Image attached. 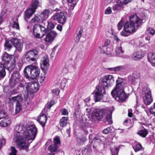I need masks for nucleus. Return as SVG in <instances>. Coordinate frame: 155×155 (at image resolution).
<instances>
[{
  "label": "nucleus",
  "mask_w": 155,
  "mask_h": 155,
  "mask_svg": "<svg viewBox=\"0 0 155 155\" xmlns=\"http://www.w3.org/2000/svg\"><path fill=\"white\" fill-rule=\"evenodd\" d=\"M137 134L142 137H145L147 134L148 132L146 129H144L138 131Z\"/></svg>",
  "instance_id": "obj_31"
},
{
  "label": "nucleus",
  "mask_w": 155,
  "mask_h": 155,
  "mask_svg": "<svg viewBox=\"0 0 155 155\" xmlns=\"http://www.w3.org/2000/svg\"><path fill=\"white\" fill-rule=\"evenodd\" d=\"M113 9L115 11H118L124 8V5L122 2L120 0L117 1L116 4L113 5Z\"/></svg>",
  "instance_id": "obj_22"
},
{
  "label": "nucleus",
  "mask_w": 155,
  "mask_h": 155,
  "mask_svg": "<svg viewBox=\"0 0 155 155\" xmlns=\"http://www.w3.org/2000/svg\"><path fill=\"white\" fill-rule=\"evenodd\" d=\"M123 68V66H117L114 67L108 68L107 69L110 71H117L121 70Z\"/></svg>",
  "instance_id": "obj_35"
},
{
  "label": "nucleus",
  "mask_w": 155,
  "mask_h": 155,
  "mask_svg": "<svg viewBox=\"0 0 155 155\" xmlns=\"http://www.w3.org/2000/svg\"><path fill=\"white\" fill-rule=\"evenodd\" d=\"M15 130L16 132L14 136L13 140L17 147L20 150L28 149V144L26 140H33L37 134V130L34 125H31L26 129L23 124L16 126Z\"/></svg>",
  "instance_id": "obj_1"
},
{
  "label": "nucleus",
  "mask_w": 155,
  "mask_h": 155,
  "mask_svg": "<svg viewBox=\"0 0 155 155\" xmlns=\"http://www.w3.org/2000/svg\"><path fill=\"white\" fill-rule=\"evenodd\" d=\"M115 52L117 56H119L124 53V51L122 50L121 46H117L115 49Z\"/></svg>",
  "instance_id": "obj_32"
},
{
  "label": "nucleus",
  "mask_w": 155,
  "mask_h": 155,
  "mask_svg": "<svg viewBox=\"0 0 155 155\" xmlns=\"http://www.w3.org/2000/svg\"><path fill=\"white\" fill-rule=\"evenodd\" d=\"M132 0H124L122 2L123 4L124 5H127L128 3L130 2Z\"/></svg>",
  "instance_id": "obj_61"
},
{
  "label": "nucleus",
  "mask_w": 155,
  "mask_h": 155,
  "mask_svg": "<svg viewBox=\"0 0 155 155\" xmlns=\"http://www.w3.org/2000/svg\"><path fill=\"white\" fill-rule=\"evenodd\" d=\"M10 100L16 103V104H22L23 98L20 95L12 97L10 98Z\"/></svg>",
  "instance_id": "obj_25"
},
{
  "label": "nucleus",
  "mask_w": 155,
  "mask_h": 155,
  "mask_svg": "<svg viewBox=\"0 0 155 155\" xmlns=\"http://www.w3.org/2000/svg\"><path fill=\"white\" fill-rule=\"evenodd\" d=\"M142 20L136 15L130 17V21L126 22L124 26V30L128 33H133L141 25Z\"/></svg>",
  "instance_id": "obj_2"
},
{
  "label": "nucleus",
  "mask_w": 155,
  "mask_h": 155,
  "mask_svg": "<svg viewBox=\"0 0 155 155\" xmlns=\"http://www.w3.org/2000/svg\"><path fill=\"white\" fill-rule=\"evenodd\" d=\"M110 131V129L109 127H107L103 130V133L105 134H107Z\"/></svg>",
  "instance_id": "obj_58"
},
{
  "label": "nucleus",
  "mask_w": 155,
  "mask_h": 155,
  "mask_svg": "<svg viewBox=\"0 0 155 155\" xmlns=\"http://www.w3.org/2000/svg\"><path fill=\"white\" fill-rule=\"evenodd\" d=\"M144 54L141 51H139L134 53L132 56V59L135 61H138L142 58Z\"/></svg>",
  "instance_id": "obj_19"
},
{
  "label": "nucleus",
  "mask_w": 155,
  "mask_h": 155,
  "mask_svg": "<svg viewBox=\"0 0 155 155\" xmlns=\"http://www.w3.org/2000/svg\"><path fill=\"white\" fill-rule=\"evenodd\" d=\"M68 2V5L71 10H72L79 0H67Z\"/></svg>",
  "instance_id": "obj_28"
},
{
  "label": "nucleus",
  "mask_w": 155,
  "mask_h": 155,
  "mask_svg": "<svg viewBox=\"0 0 155 155\" xmlns=\"http://www.w3.org/2000/svg\"><path fill=\"white\" fill-rule=\"evenodd\" d=\"M39 85L37 82L29 83L26 86V89L28 92L33 94L39 89Z\"/></svg>",
  "instance_id": "obj_15"
},
{
  "label": "nucleus",
  "mask_w": 155,
  "mask_h": 155,
  "mask_svg": "<svg viewBox=\"0 0 155 155\" xmlns=\"http://www.w3.org/2000/svg\"><path fill=\"white\" fill-rule=\"evenodd\" d=\"M147 32L150 34L153 35L155 33V30L153 28L149 27L147 29Z\"/></svg>",
  "instance_id": "obj_46"
},
{
  "label": "nucleus",
  "mask_w": 155,
  "mask_h": 155,
  "mask_svg": "<svg viewBox=\"0 0 155 155\" xmlns=\"http://www.w3.org/2000/svg\"><path fill=\"white\" fill-rule=\"evenodd\" d=\"M114 77L111 75L108 74L104 76L101 79L102 85L105 88L111 87L114 82Z\"/></svg>",
  "instance_id": "obj_8"
},
{
  "label": "nucleus",
  "mask_w": 155,
  "mask_h": 155,
  "mask_svg": "<svg viewBox=\"0 0 155 155\" xmlns=\"http://www.w3.org/2000/svg\"><path fill=\"white\" fill-rule=\"evenodd\" d=\"M13 43L11 41V39L9 41H7L4 44V47L5 50H9L12 47Z\"/></svg>",
  "instance_id": "obj_30"
},
{
  "label": "nucleus",
  "mask_w": 155,
  "mask_h": 155,
  "mask_svg": "<svg viewBox=\"0 0 155 155\" xmlns=\"http://www.w3.org/2000/svg\"><path fill=\"white\" fill-rule=\"evenodd\" d=\"M140 76L139 73L138 72H135L132 74V76L129 77V80H131L132 79V80H133L134 79H136L139 78Z\"/></svg>",
  "instance_id": "obj_33"
},
{
  "label": "nucleus",
  "mask_w": 155,
  "mask_h": 155,
  "mask_svg": "<svg viewBox=\"0 0 155 155\" xmlns=\"http://www.w3.org/2000/svg\"><path fill=\"white\" fill-rule=\"evenodd\" d=\"M25 84L26 82L24 80H23L21 81L20 83L18 86V90L20 89L21 88L23 89Z\"/></svg>",
  "instance_id": "obj_43"
},
{
  "label": "nucleus",
  "mask_w": 155,
  "mask_h": 155,
  "mask_svg": "<svg viewBox=\"0 0 155 155\" xmlns=\"http://www.w3.org/2000/svg\"><path fill=\"white\" fill-rule=\"evenodd\" d=\"M22 104H16L15 108V113L17 114L21 109Z\"/></svg>",
  "instance_id": "obj_44"
},
{
  "label": "nucleus",
  "mask_w": 155,
  "mask_h": 155,
  "mask_svg": "<svg viewBox=\"0 0 155 155\" xmlns=\"http://www.w3.org/2000/svg\"><path fill=\"white\" fill-rule=\"evenodd\" d=\"M107 111H109L110 114H107L106 117V119L109 124H111L112 123L111 112V110H109L107 107L101 109H97L95 111L92 113L91 118L94 121L99 120L103 117V116L105 115Z\"/></svg>",
  "instance_id": "obj_3"
},
{
  "label": "nucleus",
  "mask_w": 155,
  "mask_h": 155,
  "mask_svg": "<svg viewBox=\"0 0 155 155\" xmlns=\"http://www.w3.org/2000/svg\"><path fill=\"white\" fill-rule=\"evenodd\" d=\"M24 72L25 76L27 78L34 79L39 75L40 69L37 66L31 64L25 68Z\"/></svg>",
  "instance_id": "obj_4"
},
{
  "label": "nucleus",
  "mask_w": 155,
  "mask_h": 155,
  "mask_svg": "<svg viewBox=\"0 0 155 155\" xmlns=\"http://www.w3.org/2000/svg\"><path fill=\"white\" fill-rule=\"evenodd\" d=\"M50 14V11L48 9H45L40 14L44 21H46L48 18Z\"/></svg>",
  "instance_id": "obj_24"
},
{
  "label": "nucleus",
  "mask_w": 155,
  "mask_h": 155,
  "mask_svg": "<svg viewBox=\"0 0 155 155\" xmlns=\"http://www.w3.org/2000/svg\"><path fill=\"white\" fill-rule=\"evenodd\" d=\"M5 119L6 120V123H7L6 124L7 126L9 124H10L11 123V120L10 119L8 118H5Z\"/></svg>",
  "instance_id": "obj_59"
},
{
  "label": "nucleus",
  "mask_w": 155,
  "mask_h": 155,
  "mask_svg": "<svg viewBox=\"0 0 155 155\" xmlns=\"http://www.w3.org/2000/svg\"><path fill=\"white\" fill-rule=\"evenodd\" d=\"M68 119L67 117H63L60 120V124L61 127H64L66 125Z\"/></svg>",
  "instance_id": "obj_29"
},
{
  "label": "nucleus",
  "mask_w": 155,
  "mask_h": 155,
  "mask_svg": "<svg viewBox=\"0 0 155 155\" xmlns=\"http://www.w3.org/2000/svg\"><path fill=\"white\" fill-rule=\"evenodd\" d=\"M47 119L46 115L45 114L41 113L38 117V121L42 127H43L45 125V123L47 121Z\"/></svg>",
  "instance_id": "obj_21"
},
{
  "label": "nucleus",
  "mask_w": 155,
  "mask_h": 155,
  "mask_svg": "<svg viewBox=\"0 0 155 155\" xmlns=\"http://www.w3.org/2000/svg\"><path fill=\"white\" fill-rule=\"evenodd\" d=\"M54 101H52L50 102L49 104L48 105L47 107L48 108L50 109L51 108L52 105L54 104Z\"/></svg>",
  "instance_id": "obj_63"
},
{
  "label": "nucleus",
  "mask_w": 155,
  "mask_h": 155,
  "mask_svg": "<svg viewBox=\"0 0 155 155\" xmlns=\"http://www.w3.org/2000/svg\"><path fill=\"white\" fill-rule=\"evenodd\" d=\"M113 48H106V51H102V50H101V53H106V54L109 55L111 54L112 52L113 51Z\"/></svg>",
  "instance_id": "obj_39"
},
{
  "label": "nucleus",
  "mask_w": 155,
  "mask_h": 155,
  "mask_svg": "<svg viewBox=\"0 0 155 155\" xmlns=\"http://www.w3.org/2000/svg\"><path fill=\"white\" fill-rule=\"evenodd\" d=\"M115 87L111 91V94L115 93L117 91L124 90V88L126 86V83L124 79L120 77H118L116 81Z\"/></svg>",
  "instance_id": "obj_9"
},
{
  "label": "nucleus",
  "mask_w": 155,
  "mask_h": 155,
  "mask_svg": "<svg viewBox=\"0 0 155 155\" xmlns=\"http://www.w3.org/2000/svg\"><path fill=\"white\" fill-rule=\"evenodd\" d=\"M104 139V138L99 136H96L94 138L93 140L95 142H97L99 144Z\"/></svg>",
  "instance_id": "obj_34"
},
{
  "label": "nucleus",
  "mask_w": 155,
  "mask_h": 155,
  "mask_svg": "<svg viewBox=\"0 0 155 155\" xmlns=\"http://www.w3.org/2000/svg\"><path fill=\"white\" fill-rule=\"evenodd\" d=\"M43 21V20L40 15H36L31 20V22L32 23L36 22L41 23Z\"/></svg>",
  "instance_id": "obj_26"
},
{
  "label": "nucleus",
  "mask_w": 155,
  "mask_h": 155,
  "mask_svg": "<svg viewBox=\"0 0 155 155\" xmlns=\"http://www.w3.org/2000/svg\"><path fill=\"white\" fill-rule=\"evenodd\" d=\"M6 115L5 113L3 111H1L0 112V119L4 118Z\"/></svg>",
  "instance_id": "obj_56"
},
{
  "label": "nucleus",
  "mask_w": 155,
  "mask_h": 155,
  "mask_svg": "<svg viewBox=\"0 0 155 155\" xmlns=\"http://www.w3.org/2000/svg\"><path fill=\"white\" fill-rule=\"evenodd\" d=\"M111 94L116 100L119 102L124 101L126 98L124 90L117 91Z\"/></svg>",
  "instance_id": "obj_13"
},
{
  "label": "nucleus",
  "mask_w": 155,
  "mask_h": 155,
  "mask_svg": "<svg viewBox=\"0 0 155 155\" xmlns=\"http://www.w3.org/2000/svg\"><path fill=\"white\" fill-rule=\"evenodd\" d=\"M150 112L151 114H155V103H154L153 107L150 108Z\"/></svg>",
  "instance_id": "obj_55"
},
{
  "label": "nucleus",
  "mask_w": 155,
  "mask_h": 155,
  "mask_svg": "<svg viewBox=\"0 0 155 155\" xmlns=\"http://www.w3.org/2000/svg\"><path fill=\"white\" fill-rule=\"evenodd\" d=\"M105 87L104 86H97L93 91L92 94L94 95V97L96 102L101 101L105 94Z\"/></svg>",
  "instance_id": "obj_7"
},
{
  "label": "nucleus",
  "mask_w": 155,
  "mask_h": 155,
  "mask_svg": "<svg viewBox=\"0 0 155 155\" xmlns=\"http://www.w3.org/2000/svg\"><path fill=\"white\" fill-rule=\"evenodd\" d=\"M54 27V24L51 22H48V23L47 28L49 29H52Z\"/></svg>",
  "instance_id": "obj_48"
},
{
  "label": "nucleus",
  "mask_w": 155,
  "mask_h": 155,
  "mask_svg": "<svg viewBox=\"0 0 155 155\" xmlns=\"http://www.w3.org/2000/svg\"><path fill=\"white\" fill-rule=\"evenodd\" d=\"M142 149V147L141 144L140 143L137 144L134 149L135 151L136 152L137 151L141 150Z\"/></svg>",
  "instance_id": "obj_42"
},
{
  "label": "nucleus",
  "mask_w": 155,
  "mask_h": 155,
  "mask_svg": "<svg viewBox=\"0 0 155 155\" xmlns=\"http://www.w3.org/2000/svg\"><path fill=\"white\" fill-rule=\"evenodd\" d=\"M147 59L152 65L155 67V54L149 53L147 55Z\"/></svg>",
  "instance_id": "obj_23"
},
{
  "label": "nucleus",
  "mask_w": 155,
  "mask_h": 155,
  "mask_svg": "<svg viewBox=\"0 0 155 155\" xmlns=\"http://www.w3.org/2000/svg\"><path fill=\"white\" fill-rule=\"evenodd\" d=\"M110 43V40H107L105 41V43H104V45H103V46L105 47L107 46Z\"/></svg>",
  "instance_id": "obj_62"
},
{
  "label": "nucleus",
  "mask_w": 155,
  "mask_h": 155,
  "mask_svg": "<svg viewBox=\"0 0 155 155\" xmlns=\"http://www.w3.org/2000/svg\"><path fill=\"white\" fill-rule=\"evenodd\" d=\"M20 76L17 71H15L12 73L9 80V83L12 87H14L19 81Z\"/></svg>",
  "instance_id": "obj_14"
},
{
  "label": "nucleus",
  "mask_w": 155,
  "mask_h": 155,
  "mask_svg": "<svg viewBox=\"0 0 155 155\" xmlns=\"http://www.w3.org/2000/svg\"><path fill=\"white\" fill-rule=\"evenodd\" d=\"M39 5V2L37 0H33L31 7L36 9V8Z\"/></svg>",
  "instance_id": "obj_41"
},
{
  "label": "nucleus",
  "mask_w": 155,
  "mask_h": 155,
  "mask_svg": "<svg viewBox=\"0 0 155 155\" xmlns=\"http://www.w3.org/2000/svg\"><path fill=\"white\" fill-rule=\"evenodd\" d=\"M143 91L145 94L143 97L144 102L146 105H149L153 101L150 90L148 87H145L143 89Z\"/></svg>",
  "instance_id": "obj_11"
},
{
  "label": "nucleus",
  "mask_w": 155,
  "mask_h": 155,
  "mask_svg": "<svg viewBox=\"0 0 155 155\" xmlns=\"http://www.w3.org/2000/svg\"><path fill=\"white\" fill-rule=\"evenodd\" d=\"M38 54V51L35 49L30 50L24 55V59L29 63H33L36 61V56Z\"/></svg>",
  "instance_id": "obj_5"
},
{
  "label": "nucleus",
  "mask_w": 155,
  "mask_h": 155,
  "mask_svg": "<svg viewBox=\"0 0 155 155\" xmlns=\"http://www.w3.org/2000/svg\"><path fill=\"white\" fill-rule=\"evenodd\" d=\"M12 55L8 54L7 53L5 52L3 55L2 58V61L5 65H7V67L8 68V70L10 71H12L13 70V68L15 67V64H12L11 65L9 66V65H11V64H9L10 61H11L12 58Z\"/></svg>",
  "instance_id": "obj_10"
},
{
  "label": "nucleus",
  "mask_w": 155,
  "mask_h": 155,
  "mask_svg": "<svg viewBox=\"0 0 155 155\" xmlns=\"http://www.w3.org/2000/svg\"><path fill=\"white\" fill-rule=\"evenodd\" d=\"M11 152L9 153V155H16L17 150L14 147H11Z\"/></svg>",
  "instance_id": "obj_45"
},
{
  "label": "nucleus",
  "mask_w": 155,
  "mask_h": 155,
  "mask_svg": "<svg viewBox=\"0 0 155 155\" xmlns=\"http://www.w3.org/2000/svg\"><path fill=\"white\" fill-rule=\"evenodd\" d=\"M111 12L112 11L111 9V8L110 7H108L105 10V13L107 15L110 14Z\"/></svg>",
  "instance_id": "obj_57"
},
{
  "label": "nucleus",
  "mask_w": 155,
  "mask_h": 155,
  "mask_svg": "<svg viewBox=\"0 0 155 155\" xmlns=\"http://www.w3.org/2000/svg\"><path fill=\"white\" fill-rule=\"evenodd\" d=\"M119 150V147H116L114 152L111 150L112 155H118V153Z\"/></svg>",
  "instance_id": "obj_51"
},
{
  "label": "nucleus",
  "mask_w": 155,
  "mask_h": 155,
  "mask_svg": "<svg viewBox=\"0 0 155 155\" xmlns=\"http://www.w3.org/2000/svg\"><path fill=\"white\" fill-rule=\"evenodd\" d=\"M54 145L59 147L60 145V137L58 136L55 137L54 138Z\"/></svg>",
  "instance_id": "obj_40"
},
{
  "label": "nucleus",
  "mask_w": 155,
  "mask_h": 155,
  "mask_svg": "<svg viewBox=\"0 0 155 155\" xmlns=\"http://www.w3.org/2000/svg\"><path fill=\"white\" fill-rule=\"evenodd\" d=\"M36 9L32 7L28 8L25 12V18L26 21H28V19L35 12Z\"/></svg>",
  "instance_id": "obj_20"
},
{
  "label": "nucleus",
  "mask_w": 155,
  "mask_h": 155,
  "mask_svg": "<svg viewBox=\"0 0 155 155\" xmlns=\"http://www.w3.org/2000/svg\"><path fill=\"white\" fill-rule=\"evenodd\" d=\"M5 143L6 140L5 139L2 138L0 140V149L2 146L5 144Z\"/></svg>",
  "instance_id": "obj_52"
},
{
  "label": "nucleus",
  "mask_w": 155,
  "mask_h": 155,
  "mask_svg": "<svg viewBox=\"0 0 155 155\" xmlns=\"http://www.w3.org/2000/svg\"><path fill=\"white\" fill-rule=\"evenodd\" d=\"M58 146L54 145H51L49 146L48 149L51 152H54L56 151L57 150V149L58 147Z\"/></svg>",
  "instance_id": "obj_38"
},
{
  "label": "nucleus",
  "mask_w": 155,
  "mask_h": 155,
  "mask_svg": "<svg viewBox=\"0 0 155 155\" xmlns=\"http://www.w3.org/2000/svg\"><path fill=\"white\" fill-rule=\"evenodd\" d=\"M45 28L39 24H36L33 27V34L37 38L43 37L46 34Z\"/></svg>",
  "instance_id": "obj_6"
},
{
  "label": "nucleus",
  "mask_w": 155,
  "mask_h": 155,
  "mask_svg": "<svg viewBox=\"0 0 155 155\" xmlns=\"http://www.w3.org/2000/svg\"><path fill=\"white\" fill-rule=\"evenodd\" d=\"M61 112L62 115H68V110L65 108H63L61 110Z\"/></svg>",
  "instance_id": "obj_50"
},
{
  "label": "nucleus",
  "mask_w": 155,
  "mask_h": 155,
  "mask_svg": "<svg viewBox=\"0 0 155 155\" xmlns=\"http://www.w3.org/2000/svg\"><path fill=\"white\" fill-rule=\"evenodd\" d=\"M67 81L66 79L64 78H61L60 80V86L62 89L65 87Z\"/></svg>",
  "instance_id": "obj_36"
},
{
  "label": "nucleus",
  "mask_w": 155,
  "mask_h": 155,
  "mask_svg": "<svg viewBox=\"0 0 155 155\" xmlns=\"http://www.w3.org/2000/svg\"><path fill=\"white\" fill-rule=\"evenodd\" d=\"M5 65L0 63V77L2 78H4L6 74Z\"/></svg>",
  "instance_id": "obj_27"
},
{
  "label": "nucleus",
  "mask_w": 155,
  "mask_h": 155,
  "mask_svg": "<svg viewBox=\"0 0 155 155\" xmlns=\"http://www.w3.org/2000/svg\"><path fill=\"white\" fill-rule=\"evenodd\" d=\"M82 31L81 30L79 31V33L77 34L76 37V41H77L78 42L79 41L80 38L81 36V35L82 33Z\"/></svg>",
  "instance_id": "obj_49"
},
{
  "label": "nucleus",
  "mask_w": 155,
  "mask_h": 155,
  "mask_svg": "<svg viewBox=\"0 0 155 155\" xmlns=\"http://www.w3.org/2000/svg\"><path fill=\"white\" fill-rule=\"evenodd\" d=\"M52 92L57 94H59V92L58 90L56 89H54L52 91Z\"/></svg>",
  "instance_id": "obj_64"
},
{
  "label": "nucleus",
  "mask_w": 155,
  "mask_h": 155,
  "mask_svg": "<svg viewBox=\"0 0 155 155\" xmlns=\"http://www.w3.org/2000/svg\"><path fill=\"white\" fill-rule=\"evenodd\" d=\"M86 139L83 137H80L77 138V143L80 144H82L86 141Z\"/></svg>",
  "instance_id": "obj_37"
},
{
  "label": "nucleus",
  "mask_w": 155,
  "mask_h": 155,
  "mask_svg": "<svg viewBox=\"0 0 155 155\" xmlns=\"http://www.w3.org/2000/svg\"><path fill=\"white\" fill-rule=\"evenodd\" d=\"M57 35V33L56 32L52 31L46 35L44 40L47 43L50 42L54 40Z\"/></svg>",
  "instance_id": "obj_18"
},
{
  "label": "nucleus",
  "mask_w": 155,
  "mask_h": 155,
  "mask_svg": "<svg viewBox=\"0 0 155 155\" xmlns=\"http://www.w3.org/2000/svg\"><path fill=\"white\" fill-rule=\"evenodd\" d=\"M41 68L43 70L47 71L49 65V60L48 56H45L42 57L41 62Z\"/></svg>",
  "instance_id": "obj_17"
},
{
  "label": "nucleus",
  "mask_w": 155,
  "mask_h": 155,
  "mask_svg": "<svg viewBox=\"0 0 155 155\" xmlns=\"http://www.w3.org/2000/svg\"><path fill=\"white\" fill-rule=\"evenodd\" d=\"M11 41L13 43V45L16 50L18 52H21L23 47V42L20 40L15 38H12Z\"/></svg>",
  "instance_id": "obj_16"
},
{
  "label": "nucleus",
  "mask_w": 155,
  "mask_h": 155,
  "mask_svg": "<svg viewBox=\"0 0 155 155\" xmlns=\"http://www.w3.org/2000/svg\"><path fill=\"white\" fill-rule=\"evenodd\" d=\"M124 25L123 21L121 20L118 23L117 27L119 30H120L122 28Z\"/></svg>",
  "instance_id": "obj_47"
},
{
  "label": "nucleus",
  "mask_w": 155,
  "mask_h": 155,
  "mask_svg": "<svg viewBox=\"0 0 155 155\" xmlns=\"http://www.w3.org/2000/svg\"><path fill=\"white\" fill-rule=\"evenodd\" d=\"M6 120L5 118L0 122V125L2 127H5L7 126L6 124Z\"/></svg>",
  "instance_id": "obj_53"
},
{
  "label": "nucleus",
  "mask_w": 155,
  "mask_h": 155,
  "mask_svg": "<svg viewBox=\"0 0 155 155\" xmlns=\"http://www.w3.org/2000/svg\"><path fill=\"white\" fill-rule=\"evenodd\" d=\"M13 27L14 28H15L17 29H19V26L18 22L16 21H14V22Z\"/></svg>",
  "instance_id": "obj_54"
},
{
  "label": "nucleus",
  "mask_w": 155,
  "mask_h": 155,
  "mask_svg": "<svg viewBox=\"0 0 155 155\" xmlns=\"http://www.w3.org/2000/svg\"><path fill=\"white\" fill-rule=\"evenodd\" d=\"M127 32H125V31H122L121 32V35L122 36H125V37H127L128 36V34L127 33Z\"/></svg>",
  "instance_id": "obj_60"
},
{
  "label": "nucleus",
  "mask_w": 155,
  "mask_h": 155,
  "mask_svg": "<svg viewBox=\"0 0 155 155\" xmlns=\"http://www.w3.org/2000/svg\"><path fill=\"white\" fill-rule=\"evenodd\" d=\"M51 19L62 24H64L66 20L64 13L61 12L55 13L51 17Z\"/></svg>",
  "instance_id": "obj_12"
}]
</instances>
